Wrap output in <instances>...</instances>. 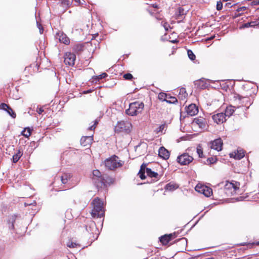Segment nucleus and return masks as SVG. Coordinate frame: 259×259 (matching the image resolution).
Segmentation results:
<instances>
[{"mask_svg": "<svg viewBox=\"0 0 259 259\" xmlns=\"http://www.w3.org/2000/svg\"><path fill=\"white\" fill-rule=\"evenodd\" d=\"M93 209L91 214L94 218H101L104 216L103 203L98 197L95 198L92 202Z\"/></svg>", "mask_w": 259, "mask_h": 259, "instance_id": "nucleus-1", "label": "nucleus"}, {"mask_svg": "<svg viewBox=\"0 0 259 259\" xmlns=\"http://www.w3.org/2000/svg\"><path fill=\"white\" fill-rule=\"evenodd\" d=\"M105 165L109 170H114L120 167L123 164V162L119 160L118 156L114 155L105 160Z\"/></svg>", "mask_w": 259, "mask_h": 259, "instance_id": "nucleus-2", "label": "nucleus"}, {"mask_svg": "<svg viewBox=\"0 0 259 259\" xmlns=\"http://www.w3.org/2000/svg\"><path fill=\"white\" fill-rule=\"evenodd\" d=\"M144 107L143 102H135L129 105V108L126 110V113L130 116H135L141 113Z\"/></svg>", "mask_w": 259, "mask_h": 259, "instance_id": "nucleus-3", "label": "nucleus"}, {"mask_svg": "<svg viewBox=\"0 0 259 259\" xmlns=\"http://www.w3.org/2000/svg\"><path fill=\"white\" fill-rule=\"evenodd\" d=\"M132 124L130 122L120 121H118L115 126L114 130L116 133H124L128 134L131 132Z\"/></svg>", "mask_w": 259, "mask_h": 259, "instance_id": "nucleus-4", "label": "nucleus"}, {"mask_svg": "<svg viewBox=\"0 0 259 259\" xmlns=\"http://www.w3.org/2000/svg\"><path fill=\"white\" fill-rule=\"evenodd\" d=\"M92 180L96 187L99 189L106 187L111 179L107 175H103L102 177L99 178H96V179Z\"/></svg>", "mask_w": 259, "mask_h": 259, "instance_id": "nucleus-5", "label": "nucleus"}, {"mask_svg": "<svg viewBox=\"0 0 259 259\" xmlns=\"http://www.w3.org/2000/svg\"><path fill=\"white\" fill-rule=\"evenodd\" d=\"M257 85L254 82H245L243 85V89L247 92L249 96L255 94L257 92Z\"/></svg>", "mask_w": 259, "mask_h": 259, "instance_id": "nucleus-6", "label": "nucleus"}, {"mask_svg": "<svg viewBox=\"0 0 259 259\" xmlns=\"http://www.w3.org/2000/svg\"><path fill=\"white\" fill-rule=\"evenodd\" d=\"M195 190L206 197H209L212 194V189L205 185H197L195 187Z\"/></svg>", "mask_w": 259, "mask_h": 259, "instance_id": "nucleus-7", "label": "nucleus"}, {"mask_svg": "<svg viewBox=\"0 0 259 259\" xmlns=\"http://www.w3.org/2000/svg\"><path fill=\"white\" fill-rule=\"evenodd\" d=\"M177 161L182 165L189 164L193 160V157L189 155L187 153H184L177 158Z\"/></svg>", "mask_w": 259, "mask_h": 259, "instance_id": "nucleus-8", "label": "nucleus"}, {"mask_svg": "<svg viewBox=\"0 0 259 259\" xmlns=\"http://www.w3.org/2000/svg\"><path fill=\"white\" fill-rule=\"evenodd\" d=\"M76 56L74 54L67 52L64 56V63L69 66H73L74 64Z\"/></svg>", "mask_w": 259, "mask_h": 259, "instance_id": "nucleus-9", "label": "nucleus"}, {"mask_svg": "<svg viewBox=\"0 0 259 259\" xmlns=\"http://www.w3.org/2000/svg\"><path fill=\"white\" fill-rule=\"evenodd\" d=\"M176 237L175 233L165 234L159 237V241L163 245H167L171 240Z\"/></svg>", "mask_w": 259, "mask_h": 259, "instance_id": "nucleus-10", "label": "nucleus"}, {"mask_svg": "<svg viewBox=\"0 0 259 259\" xmlns=\"http://www.w3.org/2000/svg\"><path fill=\"white\" fill-rule=\"evenodd\" d=\"M239 183L237 182H229L227 181L225 185V189L227 191L233 189V191L231 192V193L232 194L235 193L236 190L239 189Z\"/></svg>", "mask_w": 259, "mask_h": 259, "instance_id": "nucleus-11", "label": "nucleus"}, {"mask_svg": "<svg viewBox=\"0 0 259 259\" xmlns=\"http://www.w3.org/2000/svg\"><path fill=\"white\" fill-rule=\"evenodd\" d=\"M222 146L223 141L221 138L217 139L210 143V147L218 151L222 150Z\"/></svg>", "mask_w": 259, "mask_h": 259, "instance_id": "nucleus-12", "label": "nucleus"}, {"mask_svg": "<svg viewBox=\"0 0 259 259\" xmlns=\"http://www.w3.org/2000/svg\"><path fill=\"white\" fill-rule=\"evenodd\" d=\"M186 111L188 115L194 116L198 113V108L195 104H191L188 106L186 107Z\"/></svg>", "mask_w": 259, "mask_h": 259, "instance_id": "nucleus-13", "label": "nucleus"}, {"mask_svg": "<svg viewBox=\"0 0 259 259\" xmlns=\"http://www.w3.org/2000/svg\"><path fill=\"white\" fill-rule=\"evenodd\" d=\"M85 229L90 234H93L97 230V227L95 223L91 220L87 221L85 225Z\"/></svg>", "mask_w": 259, "mask_h": 259, "instance_id": "nucleus-14", "label": "nucleus"}, {"mask_svg": "<svg viewBox=\"0 0 259 259\" xmlns=\"http://www.w3.org/2000/svg\"><path fill=\"white\" fill-rule=\"evenodd\" d=\"M93 140V136H83L80 139V144L83 147H89Z\"/></svg>", "mask_w": 259, "mask_h": 259, "instance_id": "nucleus-15", "label": "nucleus"}, {"mask_svg": "<svg viewBox=\"0 0 259 259\" xmlns=\"http://www.w3.org/2000/svg\"><path fill=\"white\" fill-rule=\"evenodd\" d=\"M226 117L225 115L223 112L214 114L212 116L213 120L218 124L225 122L226 120Z\"/></svg>", "mask_w": 259, "mask_h": 259, "instance_id": "nucleus-16", "label": "nucleus"}, {"mask_svg": "<svg viewBox=\"0 0 259 259\" xmlns=\"http://www.w3.org/2000/svg\"><path fill=\"white\" fill-rule=\"evenodd\" d=\"M158 155L163 159H167L169 157L170 153L164 147H161L158 151Z\"/></svg>", "mask_w": 259, "mask_h": 259, "instance_id": "nucleus-17", "label": "nucleus"}, {"mask_svg": "<svg viewBox=\"0 0 259 259\" xmlns=\"http://www.w3.org/2000/svg\"><path fill=\"white\" fill-rule=\"evenodd\" d=\"M195 86L197 89H199L200 90H204L208 88V87H211V85H213L212 84H208V83H210L211 84H214L215 82H194Z\"/></svg>", "mask_w": 259, "mask_h": 259, "instance_id": "nucleus-18", "label": "nucleus"}, {"mask_svg": "<svg viewBox=\"0 0 259 259\" xmlns=\"http://www.w3.org/2000/svg\"><path fill=\"white\" fill-rule=\"evenodd\" d=\"M164 100L169 104H176L178 102V99L176 97L172 96L169 94H164Z\"/></svg>", "mask_w": 259, "mask_h": 259, "instance_id": "nucleus-19", "label": "nucleus"}, {"mask_svg": "<svg viewBox=\"0 0 259 259\" xmlns=\"http://www.w3.org/2000/svg\"><path fill=\"white\" fill-rule=\"evenodd\" d=\"M230 156L231 157H233L236 159H241L245 156V152L242 149H238L236 152H234V155L233 153H231Z\"/></svg>", "mask_w": 259, "mask_h": 259, "instance_id": "nucleus-20", "label": "nucleus"}, {"mask_svg": "<svg viewBox=\"0 0 259 259\" xmlns=\"http://www.w3.org/2000/svg\"><path fill=\"white\" fill-rule=\"evenodd\" d=\"M205 120L203 118H196L193 120V123L198 125L200 128L203 129L206 126Z\"/></svg>", "mask_w": 259, "mask_h": 259, "instance_id": "nucleus-21", "label": "nucleus"}, {"mask_svg": "<svg viewBox=\"0 0 259 259\" xmlns=\"http://www.w3.org/2000/svg\"><path fill=\"white\" fill-rule=\"evenodd\" d=\"M58 39L59 41L64 44L68 45L69 44L70 40L69 38L66 34L63 32H59L58 34Z\"/></svg>", "mask_w": 259, "mask_h": 259, "instance_id": "nucleus-22", "label": "nucleus"}, {"mask_svg": "<svg viewBox=\"0 0 259 259\" xmlns=\"http://www.w3.org/2000/svg\"><path fill=\"white\" fill-rule=\"evenodd\" d=\"M146 166L147 164L143 163L140 167V169L139 171L138 175L139 177L142 180H144L146 178V176L145 175V171L146 172Z\"/></svg>", "mask_w": 259, "mask_h": 259, "instance_id": "nucleus-23", "label": "nucleus"}, {"mask_svg": "<svg viewBox=\"0 0 259 259\" xmlns=\"http://www.w3.org/2000/svg\"><path fill=\"white\" fill-rule=\"evenodd\" d=\"M218 83H219V84H218L217 85H211V87L214 89H220L221 88L222 90H223L225 91H227V90L229 89V85L227 84L226 82H223L222 84H221V82H218Z\"/></svg>", "mask_w": 259, "mask_h": 259, "instance_id": "nucleus-24", "label": "nucleus"}, {"mask_svg": "<svg viewBox=\"0 0 259 259\" xmlns=\"http://www.w3.org/2000/svg\"><path fill=\"white\" fill-rule=\"evenodd\" d=\"M188 96V94L186 92V89L184 88H181L180 89L179 94L178 95V98L180 100H184Z\"/></svg>", "mask_w": 259, "mask_h": 259, "instance_id": "nucleus-25", "label": "nucleus"}, {"mask_svg": "<svg viewBox=\"0 0 259 259\" xmlns=\"http://www.w3.org/2000/svg\"><path fill=\"white\" fill-rule=\"evenodd\" d=\"M235 111V107L232 106H227L225 111L224 114L226 117H230Z\"/></svg>", "mask_w": 259, "mask_h": 259, "instance_id": "nucleus-26", "label": "nucleus"}, {"mask_svg": "<svg viewBox=\"0 0 259 259\" xmlns=\"http://www.w3.org/2000/svg\"><path fill=\"white\" fill-rule=\"evenodd\" d=\"M146 173L147 175L150 178H154L157 179H159L158 174L157 172L152 171L150 168H146Z\"/></svg>", "mask_w": 259, "mask_h": 259, "instance_id": "nucleus-27", "label": "nucleus"}, {"mask_svg": "<svg viewBox=\"0 0 259 259\" xmlns=\"http://www.w3.org/2000/svg\"><path fill=\"white\" fill-rule=\"evenodd\" d=\"M108 76V74L105 73H102L98 75H94L92 77V79L95 81H99L100 80L105 79Z\"/></svg>", "mask_w": 259, "mask_h": 259, "instance_id": "nucleus-28", "label": "nucleus"}, {"mask_svg": "<svg viewBox=\"0 0 259 259\" xmlns=\"http://www.w3.org/2000/svg\"><path fill=\"white\" fill-rule=\"evenodd\" d=\"M258 23L256 21H251L250 22L246 23L243 24L240 27V29H243L244 28H248L250 27H253L254 26L257 25Z\"/></svg>", "mask_w": 259, "mask_h": 259, "instance_id": "nucleus-29", "label": "nucleus"}, {"mask_svg": "<svg viewBox=\"0 0 259 259\" xmlns=\"http://www.w3.org/2000/svg\"><path fill=\"white\" fill-rule=\"evenodd\" d=\"M61 180L63 184H65L67 183L68 181L71 178L70 174H64L61 177Z\"/></svg>", "mask_w": 259, "mask_h": 259, "instance_id": "nucleus-30", "label": "nucleus"}, {"mask_svg": "<svg viewBox=\"0 0 259 259\" xmlns=\"http://www.w3.org/2000/svg\"><path fill=\"white\" fill-rule=\"evenodd\" d=\"M22 153L19 150L18 152L15 154L12 157V161L14 163H16L20 159V157L22 156Z\"/></svg>", "mask_w": 259, "mask_h": 259, "instance_id": "nucleus-31", "label": "nucleus"}, {"mask_svg": "<svg viewBox=\"0 0 259 259\" xmlns=\"http://www.w3.org/2000/svg\"><path fill=\"white\" fill-rule=\"evenodd\" d=\"M16 220L15 215H12L8 221V224L9 225L10 229H14V223Z\"/></svg>", "mask_w": 259, "mask_h": 259, "instance_id": "nucleus-32", "label": "nucleus"}, {"mask_svg": "<svg viewBox=\"0 0 259 259\" xmlns=\"http://www.w3.org/2000/svg\"><path fill=\"white\" fill-rule=\"evenodd\" d=\"M32 130L29 128H25L21 133L22 135L26 138H28L31 134Z\"/></svg>", "mask_w": 259, "mask_h": 259, "instance_id": "nucleus-33", "label": "nucleus"}, {"mask_svg": "<svg viewBox=\"0 0 259 259\" xmlns=\"http://www.w3.org/2000/svg\"><path fill=\"white\" fill-rule=\"evenodd\" d=\"M102 176L103 175H101L100 171L99 170H94L93 171L92 180L96 179V178H99Z\"/></svg>", "mask_w": 259, "mask_h": 259, "instance_id": "nucleus-34", "label": "nucleus"}, {"mask_svg": "<svg viewBox=\"0 0 259 259\" xmlns=\"http://www.w3.org/2000/svg\"><path fill=\"white\" fill-rule=\"evenodd\" d=\"M197 153L199 157H203V148L200 144H199L197 147Z\"/></svg>", "mask_w": 259, "mask_h": 259, "instance_id": "nucleus-35", "label": "nucleus"}, {"mask_svg": "<svg viewBox=\"0 0 259 259\" xmlns=\"http://www.w3.org/2000/svg\"><path fill=\"white\" fill-rule=\"evenodd\" d=\"M6 111L13 118H15L16 117V113L10 106L9 107Z\"/></svg>", "mask_w": 259, "mask_h": 259, "instance_id": "nucleus-36", "label": "nucleus"}, {"mask_svg": "<svg viewBox=\"0 0 259 259\" xmlns=\"http://www.w3.org/2000/svg\"><path fill=\"white\" fill-rule=\"evenodd\" d=\"M187 53L190 59H191V60H194L195 59V55L194 54V53L191 50H188Z\"/></svg>", "mask_w": 259, "mask_h": 259, "instance_id": "nucleus-37", "label": "nucleus"}, {"mask_svg": "<svg viewBox=\"0 0 259 259\" xmlns=\"http://www.w3.org/2000/svg\"><path fill=\"white\" fill-rule=\"evenodd\" d=\"M72 3L70 0H62L61 4L63 6L69 7Z\"/></svg>", "mask_w": 259, "mask_h": 259, "instance_id": "nucleus-38", "label": "nucleus"}, {"mask_svg": "<svg viewBox=\"0 0 259 259\" xmlns=\"http://www.w3.org/2000/svg\"><path fill=\"white\" fill-rule=\"evenodd\" d=\"M123 77L125 80H131L133 77L131 73H126L123 75Z\"/></svg>", "mask_w": 259, "mask_h": 259, "instance_id": "nucleus-39", "label": "nucleus"}, {"mask_svg": "<svg viewBox=\"0 0 259 259\" xmlns=\"http://www.w3.org/2000/svg\"><path fill=\"white\" fill-rule=\"evenodd\" d=\"M98 123V119H96L94 121V124L93 125L89 127L88 129L91 131L94 130Z\"/></svg>", "mask_w": 259, "mask_h": 259, "instance_id": "nucleus-40", "label": "nucleus"}, {"mask_svg": "<svg viewBox=\"0 0 259 259\" xmlns=\"http://www.w3.org/2000/svg\"><path fill=\"white\" fill-rule=\"evenodd\" d=\"M9 106L6 103H2L0 104V108L3 109L5 111H7Z\"/></svg>", "mask_w": 259, "mask_h": 259, "instance_id": "nucleus-41", "label": "nucleus"}, {"mask_svg": "<svg viewBox=\"0 0 259 259\" xmlns=\"http://www.w3.org/2000/svg\"><path fill=\"white\" fill-rule=\"evenodd\" d=\"M164 94H167L166 93H163V92H161L159 94H158V99L162 101H164Z\"/></svg>", "mask_w": 259, "mask_h": 259, "instance_id": "nucleus-42", "label": "nucleus"}, {"mask_svg": "<svg viewBox=\"0 0 259 259\" xmlns=\"http://www.w3.org/2000/svg\"><path fill=\"white\" fill-rule=\"evenodd\" d=\"M174 188H175V186H174L173 185H172V184H171L169 183V184H167L165 186V189H166V190H170H170H174Z\"/></svg>", "mask_w": 259, "mask_h": 259, "instance_id": "nucleus-43", "label": "nucleus"}, {"mask_svg": "<svg viewBox=\"0 0 259 259\" xmlns=\"http://www.w3.org/2000/svg\"><path fill=\"white\" fill-rule=\"evenodd\" d=\"M223 8V4L221 1H219L217 4V10L218 11H220Z\"/></svg>", "mask_w": 259, "mask_h": 259, "instance_id": "nucleus-44", "label": "nucleus"}, {"mask_svg": "<svg viewBox=\"0 0 259 259\" xmlns=\"http://www.w3.org/2000/svg\"><path fill=\"white\" fill-rule=\"evenodd\" d=\"M207 161L210 163V164H213L215 162L216 159L215 158L209 157L207 159Z\"/></svg>", "mask_w": 259, "mask_h": 259, "instance_id": "nucleus-45", "label": "nucleus"}, {"mask_svg": "<svg viewBox=\"0 0 259 259\" xmlns=\"http://www.w3.org/2000/svg\"><path fill=\"white\" fill-rule=\"evenodd\" d=\"M37 27L39 29L40 33L42 34L43 33V31H44V29H43L42 26L40 24L38 23V22H37Z\"/></svg>", "mask_w": 259, "mask_h": 259, "instance_id": "nucleus-46", "label": "nucleus"}, {"mask_svg": "<svg viewBox=\"0 0 259 259\" xmlns=\"http://www.w3.org/2000/svg\"><path fill=\"white\" fill-rule=\"evenodd\" d=\"M74 49L76 51H80L82 49V46L81 45H77L75 47Z\"/></svg>", "mask_w": 259, "mask_h": 259, "instance_id": "nucleus-47", "label": "nucleus"}, {"mask_svg": "<svg viewBox=\"0 0 259 259\" xmlns=\"http://www.w3.org/2000/svg\"><path fill=\"white\" fill-rule=\"evenodd\" d=\"M77 246V244L75 243L71 242L68 243L67 244V246L70 248H74L75 247Z\"/></svg>", "mask_w": 259, "mask_h": 259, "instance_id": "nucleus-48", "label": "nucleus"}, {"mask_svg": "<svg viewBox=\"0 0 259 259\" xmlns=\"http://www.w3.org/2000/svg\"><path fill=\"white\" fill-rule=\"evenodd\" d=\"M44 111L42 107H37L36 109V112L39 114H41Z\"/></svg>", "mask_w": 259, "mask_h": 259, "instance_id": "nucleus-49", "label": "nucleus"}, {"mask_svg": "<svg viewBox=\"0 0 259 259\" xmlns=\"http://www.w3.org/2000/svg\"><path fill=\"white\" fill-rule=\"evenodd\" d=\"M206 81H212V80L207 79ZM217 81H241L240 80H235V79H222V80H218Z\"/></svg>", "mask_w": 259, "mask_h": 259, "instance_id": "nucleus-50", "label": "nucleus"}, {"mask_svg": "<svg viewBox=\"0 0 259 259\" xmlns=\"http://www.w3.org/2000/svg\"><path fill=\"white\" fill-rule=\"evenodd\" d=\"M163 26L166 31L168 30L169 25L166 22H164L163 24Z\"/></svg>", "mask_w": 259, "mask_h": 259, "instance_id": "nucleus-51", "label": "nucleus"}, {"mask_svg": "<svg viewBox=\"0 0 259 259\" xmlns=\"http://www.w3.org/2000/svg\"><path fill=\"white\" fill-rule=\"evenodd\" d=\"M258 0L253 1L251 3V5L252 6H256L258 5L259 4H258Z\"/></svg>", "mask_w": 259, "mask_h": 259, "instance_id": "nucleus-52", "label": "nucleus"}, {"mask_svg": "<svg viewBox=\"0 0 259 259\" xmlns=\"http://www.w3.org/2000/svg\"><path fill=\"white\" fill-rule=\"evenodd\" d=\"M246 9V8L245 7H241L240 8H239L237 11L238 12H240V11H245V10Z\"/></svg>", "mask_w": 259, "mask_h": 259, "instance_id": "nucleus-53", "label": "nucleus"}, {"mask_svg": "<svg viewBox=\"0 0 259 259\" xmlns=\"http://www.w3.org/2000/svg\"><path fill=\"white\" fill-rule=\"evenodd\" d=\"M93 91H94V90H89L84 91L83 93L84 94H88V93H91Z\"/></svg>", "mask_w": 259, "mask_h": 259, "instance_id": "nucleus-54", "label": "nucleus"}, {"mask_svg": "<svg viewBox=\"0 0 259 259\" xmlns=\"http://www.w3.org/2000/svg\"><path fill=\"white\" fill-rule=\"evenodd\" d=\"M226 6H227L228 7H232V4L230 3H226Z\"/></svg>", "mask_w": 259, "mask_h": 259, "instance_id": "nucleus-55", "label": "nucleus"}, {"mask_svg": "<svg viewBox=\"0 0 259 259\" xmlns=\"http://www.w3.org/2000/svg\"><path fill=\"white\" fill-rule=\"evenodd\" d=\"M164 125H161L159 126V131H161L164 128Z\"/></svg>", "mask_w": 259, "mask_h": 259, "instance_id": "nucleus-56", "label": "nucleus"}, {"mask_svg": "<svg viewBox=\"0 0 259 259\" xmlns=\"http://www.w3.org/2000/svg\"><path fill=\"white\" fill-rule=\"evenodd\" d=\"M235 98H238L239 100H241V97L239 95H236L235 96Z\"/></svg>", "mask_w": 259, "mask_h": 259, "instance_id": "nucleus-57", "label": "nucleus"}, {"mask_svg": "<svg viewBox=\"0 0 259 259\" xmlns=\"http://www.w3.org/2000/svg\"><path fill=\"white\" fill-rule=\"evenodd\" d=\"M74 1L76 3H78L79 4H80V0H74Z\"/></svg>", "mask_w": 259, "mask_h": 259, "instance_id": "nucleus-58", "label": "nucleus"}, {"mask_svg": "<svg viewBox=\"0 0 259 259\" xmlns=\"http://www.w3.org/2000/svg\"><path fill=\"white\" fill-rule=\"evenodd\" d=\"M238 200H242V197H240L239 198H237Z\"/></svg>", "mask_w": 259, "mask_h": 259, "instance_id": "nucleus-59", "label": "nucleus"}, {"mask_svg": "<svg viewBox=\"0 0 259 259\" xmlns=\"http://www.w3.org/2000/svg\"><path fill=\"white\" fill-rule=\"evenodd\" d=\"M25 206H28V205H30L31 204H28V203H25Z\"/></svg>", "mask_w": 259, "mask_h": 259, "instance_id": "nucleus-60", "label": "nucleus"}, {"mask_svg": "<svg viewBox=\"0 0 259 259\" xmlns=\"http://www.w3.org/2000/svg\"><path fill=\"white\" fill-rule=\"evenodd\" d=\"M214 37H210V38H208L207 39L208 40H211Z\"/></svg>", "mask_w": 259, "mask_h": 259, "instance_id": "nucleus-61", "label": "nucleus"}, {"mask_svg": "<svg viewBox=\"0 0 259 259\" xmlns=\"http://www.w3.org/2000/svg\"><path fill=\"white\" fill-rule=\"evenodd\" d=\"M197 81H203V80H202V79H199L197 80Z\"/></svg>", "mask_w": 259, "mask_h": 259, "instance_id": "nucleus-62", "label": "nucleus"}, {"mask_svg": "<svg viewBox=\"0 0 259 259\" xmlns=\"http://www.w3.org/2000/svg\"><path fill=\"white\" fill-rule=\"evenodd\" d=\"M181 9H179V12H180V14H181Z\"/></svg>", "mask_w": 259, "mask_h": 259, "instance_id": "nucleus-63", "label": "nucleus"}, {"mask_svg": "<svg viewBox=\"0 0 259 259\" xmlns=\"http://www.w3.org/2000/svg\"><path fill=\"white\" fill-rule=\"evenodd\" d=\"M184 239H185V238H182V239H181V240H184Z\"/></svg>", "mask_w": 259, "mask_h": 259, "instance_id": "nucleus-64", "label": "nucleus"}]
</instances>
